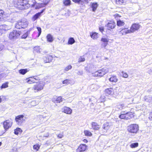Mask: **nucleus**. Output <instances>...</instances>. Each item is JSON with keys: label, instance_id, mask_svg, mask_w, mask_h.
Returning <instances> with one entry per match:
<instances>
[{"label": "nucleus", "instance_id": "18", "mask_svg": "<svg viewBox=\"0 0 152 152\" xmlns=\"http://www.w3.org/2000/svg\"><path fill=\"white\" fill-rule=\"evenodd\" d=\"M144 99L147 102H152V99H151V96H145L144 97Z\"/></svg>", "mask_w": 152, "mask_h": 152}, {"label": "nucleus", "instance_id": "30", "mask_svg": "<svg viewBox=\"0 0 152 152\" xmlns=\"http://www.w3.org/2000/svg\"><path fill=\"white\" fill-rule=\"evenodd\" d=\"M97 34V33L94 32L92 33L91 34L90 36L92 38L94 39H96L98 37Z\"/></svg>", "mask_w": 152, "mask_h": 152}, {"label": "nucleus", "instance_id": "61", "mask_svg": "<svg viewBox=\"0 0 152 152\" xmlns=\"http://www.w3.org/2000/svg\"><path fill=\"white\" fill-rule=\"evenodd\" d=\"M45 59H44L45 60H48V58H47V57L45 58Z\"/></svg>", "mask_w": 152, "mask_h": 152}, {"label": "nucleus", "instance_id": "34", "mask_svg": "<svg viewBox=\"0 0 152 152\" xmlns=\"http://www.w3.org/2000/svg\"><path fill=\"white\" fill-rule=\"evenodd\" d=\"M117 107L118 109L122 110L124 108V104H122L118 105L117 106Z\"/></svg>", "mask_w": 152, "mask_h": 152}, {"label": "nucleus", "instance_id": "57", "mask_svg": "<svg viewBox=\"0 0 152 152\" xmlns=\"http://www.w3.org/2000/svg\"><path fill=\"white\" fill-rule=\"evenodd\" d=\"M4 13V11L2 10H0V15H2Z\"/></svg>", "mask_w": 152, "mask_h": 152}, {"label": "nucleus", "instance_id": "15", "mask_svg": "<svg viewBox=\"0 0 152 152\" xmlns=\"http://www.w3.org/2000/svg\"><path fill=\"white\" fill-rule=\"evenodd\" d=\"M100 71H101V75H100L101 76H103L105 74L107 73L108 71V69L107 68H103L101 70H100Z\"/></svg>", "mask_w": 152, "mask_h": 152}, {"label": "nucleus", "instance_id": "51", "mask_svg": "<svg viewBox=\"0 0 152 152\" xmlns=\"http://www.w3.org/2000/svg\"><path fill=\"white\" fill-rule=\"evenodd\" d=\"M99 128L100 127L99 126V125H98L95 126H94V127L93 128V129L94 130H98L99 129Z\"/></svg>", "mask_w": 152, "mask_h": 152}, {"label": "nucleus", "instance_id": "35", "mask_svg": "<svg viewBox=\"0 0 152 152\" xmlns=\"http://www.w3.org/2000/svg\"><path fill=\"white\" fill-rule=\"evenodd\" d=\"M75 42V40L73 38H70L68 40V43L69 44L72 45Z\"/></svg>", "mask_w": 152, "mask_h": 152}, {"label": "nucleus", "instance_id": "20", "mask_svg": "<svg viewBox=\"0 0 152 152\" xmlns=\"http://www.w3.org/2000/svg\"><path fill=\"white\" fill-rule=\"evenodd\" d=\"M109 40L105 38H102L101 39V41L104 43V47H105L107 45Z\"/></svg>", "mask_w": 152, "mask_h": 152}, {"label": "nucleus", "instance_id": "43", "mask_svg": "<svg viewBox=\"0 0 152 152\" xmlns=\"http://www.w3.org/2000/svg\"><path fill=\"white\" fill-rule=\"evenodd\" d=\"M72 68V66L71 65H69L65 68L64 70L66 71H68L69 70L71 69Z\"/></svg>", "mask_w": 152, "mask_h": 152}, {"label": "nucleus", "instance_id": "11", "mask_svg": "<svg viewBox=\"0 0 152 152\" xmlns=\"http://www.w3.org/2000/svg\"><path fill=\"white\" fill-rule=\"evenodd\" d=\"M116 26L115 23L113 22H110L108 23L105 26V27H107V29L109 30H111L114 28Z\"/></svg>", "mask_w": 152, "mask_h": 152}, {"label": "nucleus", "instance_id": "32", "mask_svg": "<svg viewBox=\"0 0 152 152\" xmlns=\"http://www.w3.org/2000/svg\"><path fill=\"white\" fill-rule=\"evenodd\" d=\"M127 0H116V2L117 4H122L123 3L126 2Z\"/></svg>", "mask_w": 152, "mask_h": 152}, {"label": "nucleus", "instance_id": "9", "mask_svg": "<svg viewBox=\"0 0 152 152\" xmlns=\"http://www.w3.org/2000/svg\"><path fill=\"white\" fill-rule=\"evenodd\" d=\"M12 122L10 120H8L4 121L3 124L5 132L12 125Z\"/></svg>", "mask_w": 152, "mask_h": 152}, {"label": "nucleus", "instance_id": "28", "mask_svg": "<svg viewBox=\"0 0 152 152\" xmlns=\"http://www.w3.org/2000/svg\"><path fill=\"white\" fill-rule=\"evenodd\" d=\"M70 0H64L63 3L65 6L69 5L71 4Z\"/></svg>", "mask_w": 152, "mask_h": 152}, {"label": "nucleus", "instance_id": "45", "mask_svg": "<svg viewBox=\"0 0 152 152\" xmlns=\"http://www.w3.org/2000/svg\"><path fill=\"white\" fill-rule=\"evenodd\" d=\"M28 32L25 33L21 37V38L22 39H25L26 38L28 35Z\"/></svg>", "mask_w": 152, "mask_h": 152}, {"label": "nucleus", "instance_id": "44", "mask_svg": "<svg viewBox=\"0 0 152 152\" xmlns=\"http://www.w3.org/2000/svg\"><path fill=\"white\" fill-rule=\"evenodd\" d=\"M72 1L75 3H79L80 2H83L85 0H72Z\"/></svg>", "mask_w": 152, "mask_h": 152}, {"label": "nucleus", "instance_id": "26", "mask_svg": "<svg viewBox=\"0 0 152 152\" xmlns=\"http://www.w3.org/2000/svg\"><path fill=\"white\" fill-rule=\"evenodd\" d=\"M23 7H25L24 8H25V6L28 5L27 7H28L29 6V4H28V1L27 0H23Z\"/></svg>", "mask_w": 152, "mask_h": 152}, {"label": "nucleus", "instance_id": "7", "mask_svg": "<svg viewBox=\"0 0 152 152\" xmlns=\"http://www.w3.org/2000/svg\"><path fill=\"white\" fill-rule=\"evenodd\" d=\"M87 148V146L85 144H81L76 150V152H82L85 151Z\"/></svg>", "mask_w": 152, "mask_h": 152}, {"label": "nucleus", "instance_id": "12", "mask_svg": "<svg viewBox=\"0 0 152 152\" xmlns=\"http://www.w3.org/2000/svg\"><path fill=\"white\" fill-rule=\"evenodd\" d=\"M62 112L68 114H71L72 112V110L70 108L65 107L62 108Z\"/></svg>", "mask_w": 152, "mask_h": 152}, {"label": "nucleus", "instance_id": "23", "mask_svg": "<svg viewBox=\"0 0 152 152\" xmlns=\"http://www.w3.org/2000/svg\"><path fill=\"white\" fill-rule=\"evenodd\" d=\"M117 24L118 26H121L124 25L125 23L123 21L119 20L117 21Z\"/></svg>", "mask_w": 152, "mask_h": 152}, {"label": "nucleus", "instance_id": "27", "mask_svg": "<svg viewBox=\"0 0 152 152\" xmlns=\"http://www.w3.org/2000/svg\"><path fill=\"white\" fill-rule=\"evenodd\" d=\"M125 111L121 112V114L119 115V117L121 119H125Z\"/></svg>", "mask_w": 152, "mask_h": 152}, {"label": "nucleus", "instance_id": "25", "mask_svg": "<svg viewBox=\"0 0 152 152\" xmlns=\"http://www.w3.org/2000/svg\"><path fill=\"white\" fill-rule=\"evenodd\" d=\"M47 58H48V60H44V61L46 63L50 62L53 59L52 57L50 55L47 56Z\"/></svg>", "mask_w": 152, "mask_h": 152}, {"label": "nucleus", "instance_id": "63", "mask_svg": "<svg viewBox=\"0 0 152 152\" xmlns=\"http://www.w3.org/2000/svg\"><path fill=\"white\" fill-rule=\"evenodd\" d=\"M1 99L0 98V102H1Z\"/></svg>", "mask_w": 152, "mask_h": 152}, {"label": "nucleus", "instance_id": "1", "mask_svg": "<svg viewBox=\"0 0 152 152\" xmlns=\"http://www.w3.org/2000/svg\"><path fill=\"white\" fill-rule=\"evenodd\" d=\"M28 24L27 20L23 18L18 21L15 24V27L17 29L24 28L27 27Z\"/></svg>", "mask_w": 152, "mask_h": 152}, {"label": "nucleus", "instance_id": "4", "mask_svg": "<svg viewBox=\"0 0 152 152\" xmlns=\"http://www.w3.org/2000/svg\"><path fill=\"white\" fill-rule=\"evenodd\" d=\"M23 0H14L13 3L15 7L20 9H24L25 7H23Z\"/></svg>", "mask_w": 152, "mask_h": 152}, {"label": "nucleus", "instance_id": "13", "mask_svg": "<svg viewBox=\"0 0 152 152\" xmlns=\"http://www.w3.org/2000/svg\"><path fill=\"white\" fill-rule=\"evenodd\" d=\"M125 119L126 120L130 119L133 116V114L131 112H128L127 113L125 112Z\"/></svg>", "mask_w": 152, "mask_h": 152}, {"label": "nucleus", "instance_id": "64", "mask_svg": "<svg viewBox=\"0 0 152 152\" xmlns=\"http://www.w3.org/2000/svg\"><path fill=\"white\" fill-rule=\"evenodd\" d=\"M151 90L152 91V88L151 89Z\"/></svg>", "mask_w": 152, "mask_h": 152}, {"label": "nucleus", "instance_id": "36", "mask_svg": "<svg viewBox=\"0 0 152 152\" xmlns=\"http://www.w3.org/2000/svg\"><path fill=\"white\" fill-rule=\"evenodd\" d=\"M22 132L21 129L19 128H17L14 130V133L16 134H18L19 133Z\"/></svg>", "mask_w": 152, "mask_h": 152}, {"label": "nucleus", "instance_id": "52", "mask_svg": "<svg viewBox=\"0 0 152 152\" xmlns=\"http://www.w3.org/2000/svg\"><path fill=\"white\" fill-rule=\"evenodd\" d=\"M98 125L97 124V123L95 122H92V125L93 128L94 127V126H95Z\"/></svg>", "mask_w": 152, "mask_h": 152}, {"label": "nucleus", "instance_id": "21", "mask_svg": "<svg viewBox=\"0 0 152 152\" xmlns=\"http://www.w3.org/2000/svg\"><path fill=\"white\" fill-rule=\"evenodd\" d=\"M41 12H39L34 15L32 18V20L34 21L40 16Z\"/></svg>", "mask_w": 152, "mask_h": 152}, {"label": "nucleus", "instance_id": "31", "mask_svg": "<svg viewBox=\"0 0 152 152\" xmlns=\"http://www.w3.org/2000/svg\"><path fill=\"white\" fill-rule=\"evenodd\" d=\"M28 71L27 69H21L19 71V73L21 74L24 75Z\"/></svg>", "mask_w": 152, "mask_h": 152}, {"label": "nucleus", "instance_id": "29", "mask_svg": "<svg viewBox=\"0 0 152 152\" xmlns=\"http://www.w3.org/2000/svg\"><path fill=\"white\" fill-rule=\"evenodd\" d=\"M40 146L37 144L34 145L33 146L34 150L36 151H37L39 149Z\"/></svg>", "mask_w": 152, "mask_h": 152}, {"label": "nucleus", "instance_id": "60", "mask_svg": "<svg viewBox=\"0 0 152 152\" xmlns=\"http://www.w3.org/2000/svg\"><path fill=\"white\" fill-rule=\"evenodd\" d=\"M2 18V15H0V21L1 20Z\"/></svg>", "mask_w": 152, "mask_h": 152}, {"label": "nucleus", "instance_id": "6", "mask_svg": "<svg viewBox=\"0 0 152 152\" xmlns=\"http://www.w3.org/2000/svg\"><path fill=\"white\" fill-rule=\"evenodd\" d=\"M24 116L23 115H20L16 117L15 120L17 124L18 125H21L25 120L23 118Z\"/></svg>", "mask_w": 152, "mask_h": 152}, {"label": "nucleus", "instance_id": "37", "mask_svg": "<svg viewBox=\"0 0 152 152\" xmlns=\"http://www.w3.org/2000/svg\"><path fill=\"white\" fill-rule=\"evenodd\" d=\"M63 101V99L61 97L59 96L56 99V101L57 103H60L61 102Z\"/></svg>", "mask_w": 152, "mask_h": 152}, {"label": "nucleus", "instance_id": "50", "mask_svg": "<svg viewBox=\"0 0 152 152\" xmlns=\"http://www.w3.org/2000/svg\"><path fill=\"white\" fill-rule=\"evenodd\" d=\"M34 50H36V52H40L39 51V47H36L34 48Z\"/></svg>", "mask_w": 152, "mask_h": 152}, {"label": "nucleus", "instance_id": "3", "mask_svg": "<svg viewBox=\"0 0 152 152\" xmlns=\"http://www.w3.org/2000/svg\"><path fill=\"white\" fill-rule=\"evenodd\" d=\"M138 125L136 124H131L128 127V131L131 133H136L138 130Z\"/></svg>", "mask_w": 152, "mask_h": 152}, {"label": "nucleus", "instance_id": "58", "mask_svg": "<svg viewBox=\"0 0 152 152\" xmlns=\"http://www.w3.org/2000/svg\"><path fill=\"white\" fill-rule=\"evenodd\" d=\"M33 78L35 79V80H39V79H38L39 78L38 77H37V76H34Z\"/></svg>", "mask_w": 152, "mask_h": 152}, {"label": "nucleus", "instance_id": "56", "mask_svg": "<svg viewBox=\"0 0 152 152\" xmlns=\"http://www.w3.org/2000/svg\"><path fill=\"white\" fill-rule=\"evenodd\" d=\"M77 74L78 75H81L83 74V72L80 71H78V72L77 73Z\"/></svg>", "mask_w": 152, "mask_h": 152}, {"label": "nucleus", "instance_id": "49", "mask_svg": "<svg viewBox=\"0 0 152 152\" xmlns=\"http://www.w3.org/2000/svg\"><path fill=\"white\" fill-rule=\"evenodd\" d=\"M37 29L39 32L38 36L39 37L40 35L41 34V29L40 27H37Z\"/></svg>", "mask_w": 152, "mask_h": 152}, {"label": "nucleus", "instance_id": "39", "mask_svg": "<svg viewBox=\"0 0 152 152\" xmlns=\"http://www.w3.org/2000/svg\"><path fill=\"white\" fill-rule=\"evenodd\" d=\"M138 143H134L130 145V147L131 148H134L138 146Z\"/></svg>", "mask_w": 152, "mask_h": 152}, {"label": "nucleus", "instance_id": "24", "mask_svg": "<svg viewBox=\"0 0 152 152\" xmlns=\"http://www.w3.org/2000/svg\"><path fill=\"white\" fill-rule=\"evenodd\" d=\"M98 5L96 3H93L92 4V11L94 12L96 10Z\"/></svg>", "mask_w": 152, "mask_h": 152}, {"label": "nucleus", "instance_id": "55", "mask_svg": "<svg viewBox=\"0 0 152 152\" xmlns=\"http://www.w3.org/2000/svg\"><path fill=\"white\" fill-rule=\"evenodd\" d=\"M104 29L103 27H101L99 28V30L101 32H102L104 31Z\"/></svg>", "mask_w": 152, "mask_h": 152}, {"label": "nucleus", "instance_id": "46", "mask_svg": "<svg viewBox=\"0 0 152 152\" xmlns=\"http://www.w3.org/2000/svg\"><path fill=\"white\" fill-rule=\"evenodd\" d=\"M8 87V83H4L3 84H2V86L1 87V88H7Z\"/></svg>", "mask_w": 152, "mask_h": 152}, {"label": "nucleus", "instance_id": "19", "mask_svg": "<svg viewBox=\"0 0 152 152\" xmlns=\"http://www.w3.org/2000/svg\"><path fill=\"white\" fill-rule=\"evenodd\" d=\"M28 79H27V82L29 84H31L32 83H34L35 82V81L34 78L32 77H29Z\"/></svg>", "mask_w": 152, "mask_h": 152}, {"label": "nucleus", "instance_id": "62", "mask_svg": "<svg viewBox=\"0 0 152 152\" xmlns=\"http://www.w3.org/2000/svg\"><path fill=\"white\" fill-rule=\"evenodd\" d=\"M46 137H47V136H46ZM49 136V134L48 133L47 134V137H48Z\"/></svg>", "mask_w": 152, "mask_h": 152}, {"label": "nucleus", "instance_id": "33", "mask_svg": "<svg viewBox=\"0 0 152 152\" xmlns=\"http://www.w3.org/2000/svg\"><path fill=\"white\" fill-rule=\"evenodd\" d=\"M84 132L85 135L86 136H90L92 135L91 132L87 130H85Z\"/></svg>", "mask_w": 152, "mask_h": 152}, {"label": "nucleus", "instance_id": "2", "mask_svg": "<svg viewBox=\"0 0 152 152\" xmlns=\"http://www.w3.org/2000/svg\"><path fill=\"white\" fill-rule=\"evenodd\" d=\"M21 34V32L19 31L14 30L10 32L9 35V39L14 41L17 39Z\"/></svg>", "mask_w": 152, "mask_h": 152}, {"label": "nucleus", "instance_id": "8", "mask_svg": "<svg viewBox=\"0 0 152 152\" xmlns=\"http://www.w3.org/2000/svg\"><path fill=\"white\" fill-rule=\"evenodd\" d=\"M140 25L139 24L134 23L132 24L130 29L131 33L138 30L140 28Z\"/></svg>", "mask_w": 152, "mask_h": 152}, {"label": "nucleus", "instance_id": "10", "mask_svg": "<svg viewBox=\"0 0 152 152\" xmlns=\"http://www.w3.org/2000/svg\"><path fill=\"white\" fill-rule=\"evenodd\" d=\"M130 33H131L130 29L128 28L123 29L119 32V34H121V35H125L127 34Z\"/></svg>", "mask_w": 152, "mask_h": 152}, {"label": "nucleus", "instance_id": "54", "mask_svg": "<svg viewBox=\"0 0 152 152\" xmlns=\"http://www.w3.org/2000/svg\"><path fill=\"white\" fill-rule=\"evenodd\" d=\"M149 118L150 120L152 121V112L150 113Z\"/></svg>", "mask_w": 152, "mask_h": 152}, {"label": "nucleus", "instance_id": "40", "mask_svg": "<svg viewBox=\"0 0 152 152\" xmlns=\"http://www.w3.org/2000/svg\"><path fill=\"white\" fill-rule=\"evenodd\" d=\"M110 127V126H109L107 124H105L104 126V129L105 130H108L109 129Z\"/></svg>", "mask_w": 152, "mask_h": 152}, {"label": "nucleus", "instance_id": "53", "mask_svg": "<svg viewBox=\"0 0 152 152\" xmlns=\"http://www.w3.org/2000/svg\"><path fill=\"white\" fill-rule=\"evenodd\" d=\"M57 136L58 137L60 138H61L63 137V135L62 134H60L57 135Z\"/></svg>", "mask_w": 152, "mask_h": 152}, {"label": "nucleus", "instance_id": "17", "mask_svg": "<svg viewBox=\"0 0 152 152\" xmlns=\"http://www.w3.org/2000/svg\"><path fill=\"white\" fill-rule=\"evenodd\" d=\"M101 71L99 70L98 71L95 72L94 73H92V76L94 77H102V76L100 75H101Z\"/></svg>", "mask_w": 152, "mask_h": 152}, {"label": "nucleus", "instance_id": "47", "mask_svg": "<svg viewBox=\"0 0 152 152\" xmlns=\"http://www.w3.org/2000/svg\"><path fill=\"white\" fill-rule=\"evenodd\" d=\"M132 99H127L125 100V102H127L128 104H131L132 102Z\"/></svg>", "mask_w": 152, "mask_h": 152}, {"label": "nucleus", "instance_id": "59", "mask_svg": "<svg viewBox=\"0 0 152 152\" xmlns=\"http://www.w3.org/2000/svg\"><path fill=\"white\" fill-rule=\"evenodd\" d=\"M83 141L84 142H88V141L87 140H86V139H84L83 140Z\"/></svg>", "mask_w": 152, "mask_h": 152}, {"label": "nucleus", "instance_id": "41", "mask_svg": "<svg viewBox=\"0 0 152 152\" xmlns=\"http://www.w3.org/2000/svg\"><path fill=\"white\" fill-rule=\"evenodd\" d=\"M121 73L123 74V77L124 78L128 77V75L126 73L124 72V71H122Z\"/></svg>", "mask_w": 152, "mask_h": 152}, {"label": "nucleus", "instance_id": "38", "mask_svg": "<svg viewBox=\"0 0 152 152\" xmlns=\"http://www.w3.org/2000/svg\"><path fill=\"white\" fill-rule=\"evenodd\" d=\"M71 82V81L70 80L66 79L63 81V83L68 84L70 83Z\"/></svg>", "mask_w": 152, "mask_h": 152}, {"label": "nucleus", "instance_id": "42", "mask_svg": "<svg viewBox=\"0 0 152 152\" xmlns=\"http://www.w3.org/2000/svg\"><path fill=\"white\" fill-rule=\"evenodd\" d=\"M47 4L46 3H44L43 4H39L38 6L39 7H37L35 8L36 9H39V8L41 7H42L44 6L43 5H46Z\"/></svg>", "mask_w": 152, "mask_h": 152}, {"label": "nucleus", "instance_id": "14", "mask_svg": "<svg viewBox=\"0 0 152 152\" xmlns=\"http://www.w3.org/2000/svg\"><path fill=\"white\" fill-rule=\"evenodd\" d=\"M105 92L107 95L112 94H113V89L111 88H107L105 90Z\"/></svg>", "mask_w": 152, "mask_h": 152}, {"label": "nucleus", "instance_id": "16", "mask_svg": "<svg viewBox=\"0 0 152 152\" xmlns=\"http://www.w3.org/2000/svg\"><path fill=\"white\" fill-rule=\"evenodd\" d=\"M47 41L50 42H52L53 41V36L50 34H48L47 36Z\"/></svg>", "mask_w": 152, "mask_h": 152}, {"label": "nucleus", "instance_id": "48", "mask_svg": "<svg viewBox=\"0 0 152 152\" xmlns=\"http://www.w3.org/2000/svg\"><path fill=\"white\" fill-rule=\"evenodd\" d=\"M85 60V59L84 57H81L78 59V62L79 63L83 62Z\"/></svg>", "mask_w": 152, "mask_h": 152}, {"label": "nucleus", "instance_id": "22", "mask_svg": "<svg viewBox=\"0 0 152 152\" xmlns=\"http://www.w3.org/2000/svg\"><path fill=\"white\" fill-rule=\"evenodd\" d=\"M109 80L112 82L115 83L117 81L118 79L117 78L116 76H112L110 78Z\"/></svg>", "mask_w": 152, "mask_h": 152}, {"label": "nucleus", "instance_id": "5", "mask_svg": "<svg viewBox=\"0 0 152 152\" xmlns=\"http://www.w3.org/2000/svg\"><path fill=\"white\" fill-rule=\"evenodd\" d=\"M44 86V85L42 83L39 82L34 86L33 89L35 92H37L42 90Z\"/></svg>", "mask_w": 152, "mask_h": 152}]
</instances>
